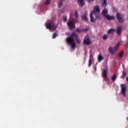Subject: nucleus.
<instances>
[{
	"mask_svg": "<svg viewBox=\"0 0 128 128\" xmlns=\"http://www.w3.org/2000/svg\"><path fill=\"white\" fill-rule=\"evenodd\" d=\"M66 42L68 44H70L72 48H76V44L74 42V38H72V37H68L66 40Z\"/></svg>",
	"mask_w": 128,
	"mask_h": 128,
	"instance_id": "obj_1",
	"label": "nucleus"
},
{
	"mask_svg": "<svg viewBox=\"0 0 128 128\" xmlns=\"http://www.w3.org/2000/svg\"><path fill=\"white\" fill-rule=\"evenodd\" d=\"M103 3H102V6L104 7V9L102 11V14L104 18H106V16H108V9L106 8V0H102Z\"/></svg>",
	"mask_w": 128,
	"mask_h": 128,
	"instance_id": "obj_2",
	"label": "nucleus"
},
{
	"mask_svg": "<svg viewBox=\"0 0 128 128\" xmlns=\"http://www.w3.org/2000/svg\"><path fill=\"white\" fill-rule=\"evenodd\" d=\"M116 18H117L119 24H122L124 22V18L122 16V14L118 12L116 14Z\"/></svg>",
	"mask_w": 128,
	"mask_h": 128,
	"instance_id": "obj_3",
	"label": "nucleus"
},
{
	"mask_svg": "<svg viewBox=\"0 0 128 128\" xmlns=\"http://www.w3.org/2000/svg\"><path fill=\"white\" fill-rule=\"evenodd\" d=\"M83 42L84 44H86V46H90V44H92V41L90 40V38L88 36H86Z\"/></svg>",
	"mask_w": 128,
	"mask_h": 128,
	"instance_id": "obj_4",
	"label": "nucleus"
},
{
	"mask_svg": "<svg viewBox=\"0 0 128 128\" xmlns=\"http://www.w3.org/2000/svg\"><path fill=\"white\" fill-rule=\"evenodd\" d=\"M121 92L123 96L124 97L126 96V84H121Z\"/></svg>",
	"mask_w": 128,
	"mask_h": 128,
	"instance_id": "obj_5",
	"label": "nucleus"
},
{
	"mask_svg": "<svg viewBox=\"0 0 128 128\" xmlns=\"http://www.w3.org/2000/svg\"><path fill=\"white\" fill-rule=\"evenodd\" d=\"M68 26L69 30H72V28H76V24L72 21H70L67 24Z\"/></svg>",
	"mask_w": 128,
	"mask_h": 128,
	"instance_id": "obj_6",
	"label": "nucleus"
},
{
	"mask_svg": "<svg viewBox=\"0 0 128 128\" xmlns=\"http://www.w3.org/2000/svg\"><path fill=\"white\" fill-rule=\"evenodd\" d=\"M46 28H48V30H56V27L54 26H52L50 23H47L46 24Z\"/></svg>",
	"mask_w": 128,
	"mask_h": 128,
	"instance_id": "obj_7",
	"label": "nucleus"
},
{
	"mask_svg": "<svg viewBox=\"0 0 128 128\" xmlns=\"http://www.w3.org/2000/svg\"><path fill=\"white\" fill-rule=\"evenodd\" d=\"M92 14H94V11H91L90 13V20L91 22H96V20L94 19Z\"/></svg>",
	"mask_w": 128,
	"mask_h": 128,
	"instance_id": "obj_8",
	"label": "nucleus"
},
{
	"mask_svg": "<svg viewBox=\"0 0 128 128\" xmlns=\"http://www.w3.org/2000/svg\"><path fill=\"white\" fill-rule=\"evenodd\" d=\"M92 12H94V14H96V12H100V6L98 5H96L94 8V10Z\"/></svg>",
	"mask_w": 128,
	"mask_h": 128,
	"instance_id": "obj_9",
	"label": "nucleus"
},
{
	"mask_svg": "<svg viewBox=\"0 0 128 128\" xmlns=\"http://www.w3.org/2000/svg\"><path fill=\"white\" fill-rule=\"evenodd\" d=\"M122 27L121 26H118L116 28V34L118 36L122 34Z\"/></svg>",
	"mask_w": 128,
	"mask_h": 128,
	"instance_id": "obj_10",
	"label": "nucleus"
},
{
	"mask_svg": "<svg viewBox=\"0 0 128 128\" xmlns=\"http://www.w3.org/2000/svg\"><path fill=\"white\" fill-rule=\"evenodd\" d=\"M105 18H106V20H115L116 18V17H114V16H110V15L106 16V17Z\"/></svg>",
	"mask_w": 128,
	"mask_h": 128,
	"instance_id": "obj_11",
	"label": "nucleus"
},
{
	"mask_svg": "<svg viewBox=\"0 0 128 128\" xmlns=\"http://www.w3.org/2000/svg\"><path fill=\"white\" fill-rule=\"evenodd\" d=\"M108 72V71H106V70H104L102 72V76L104 78L105 80H106V78H108V74H106Z\"/></svg>",
	"mask_w": 128,
	"mask_h": 128,
	"instance_id": "obj_12",
	"label": "nucleus"
},
{
	"mask_svg": "<svg viewBox=\"0 0 128 128\" xmlns=\"http://www.w3.org/2000/svg\"><path fill=\"white\" fill-rule=\"evenodd\" d=\"M86 12L84 13L83 16H82V18L83 20H84L85 22H88V17L86 16Z\"/></svg>",
	"mask_w": 128,
	"mask_h": 128,
	"instance_id": "obj_13",
	"label": "nucleus"
},
{
	"mask_svg": "<svg viewBox=\"0 0 128 128\" xmlns=\"http://www.w3.org/2000/svg\"><path fill=\"white\" fill-rule=\"evenodd\" d=\"M70 37L72 38H75V39H76L77 38H78V36L76 35V32H73Z\"/></svg>",
	"mask_w": 128,
	"mask_h": 128,
	"instance_id": "obj_14",
	"label": "nucleus"
},
{
	"mask_svg": "<svg viewBox=\"0 0 128 128\" xmlns=\"http://www.w3.org/2000/svg\"><path fill=\"white\" fill-rule=\"evenodd\" d=\"M79 4V6H80L81 8H82L84 6V0H78Z\"/></svg>",
	"mask_w": 128,
	"mask_h": 128,
	"instance_id": "obj_15",
	"label": "nucleus"
},
{
	"mask_svg": "<svg viewBox=\"0 0 128 128\" xmlns=\"http://www.w3.org/2000/svg\"><path fill=\"white\" fill-rule=\"evenodd\" d=\"M108 50L111 54H114V52L116 51L112 49V47L110 46L108 48Z\"/></svg>",
	"mask_w": 128,
	"mask_h": 128,
	"instance_id": "obj_16",
	"label": "nucleus"
},
{
	"mask_svg": "<svg viewBox=\"0 0 128 128\" xmlns=\"http://www.w3.org/2000/svg\"><path fill=\"white\" fill-rule=\"evenodd\" d=\"M102 60H104V57L102 54H100L98 56V62H102Z\"/></svg>",
	"mask_w": 128,
	"mask_h": 128,
	"instance_id": "obj_17",
	"label": "nucleus"
},
{
	"mask_svg": "<svg viewBox=\"0 0 128 128\" xmlns=\"http://www.w3.org/2000/svg\"><path fill=\"white\" fill-rule=\"evenodd\" d=\"M120 43L118 42L116 45L114 47V50L116 52V50H118V48H120Z\"/></svg>",
	"mask_w": 128,
	"mask_h": 128,
	"instance_id": "obj_18",
	"label": "nucleus"
},
{
	"mask_svg": "<svg viewBox=\"0 0 128 128\" xmlns=\"http://www.w3.org/2000/svg\"><path fill=\"white\" fill-rule=\"evenodd\" d=\"M116 32V29L114 28H110L108 31V34H112V32Z\"/></svg>",
	"mask_w": 128,
	"mask_h": 128,
	"instance_id": "obj_19",
	"label": "nucleus"
},
{
	"mask_svg": "<svg viewBox=\"0 0 128 128\" xmlns=\"http://www.w3.org/2000/svg\"><path fill=\"white\" fill-rule=\"evenodd\" d=\"M124 51H122L118 54V56L120 58H122L124 56Z\"/></svg>",
	"mask_w": 128,
	"mask_h": 128,
	"instance_id": "obj_20",
	"label": "nucleus"
},
{
	"mask_svg": "<svg viewBox=\"0 0 128 128\" xmlns=\"http://www.w3.org/2000/svg\"><path fill=\"white\" fill-rule=\"evenodd\" d=\"M112 82H114L116 80V74H114L111 78Z\"/></svg>",
	"mask_w": 128,
	"mask_h": 128,
	"instance_id": "obj_21",
	"label": "nucleus"
},
{
	"mask_svg": "<svg viewBox=\"0 0 128 128\" xmlns=\"http://www.w3.org/2000/svg\"><path fill=\"white\" fill-rule=\"evenodd\" d=\"M76 40L78 44H80L82 42L80 41V40L78 38V37L76 38Z\"/></svg>",
	"mask_w": 128,
	"mask_h": 128,
	"instance_id": "obj_22",
	"label": "nucleus"
},
{
	"mask_svg": "<svg viewBox=\"0 0 128 128\" xmlns=\"http://www.w3.org/2000/svg\"><path fill=\"white\" fill-rule=\"evenodd\" d=\"M50 4V0H46L45 2L46 6H48Z\"/></svg>",
	"mask_w": 128,
	"mask_h": 128,
	"instance_id": "obj_23",
	"label": "nucleus"
},
{
	"mask_svg": "<svg viewBox=\"0 0 128 128\" xmlns=\"http://www.w3.org/2000/svg\"><path fill=\"white\" fill-rule=\"evenodd\" d=\"M92 64V60H89L88 66L90 68Z\"/></svg>",
	"mask_w": 128,
	"mask_h": 128,
	"instance_id": "obj_24",
	"label": "nucleus"
},
{
	"mask_svg": "<svg viewBox=\"0 0 128 128\" xmlns=\"http://www.w3.org/2000/svg\"><path fill=\"white\" fill-rule=\"evenodd\" d=\"M62 1H60V2H59L58 4V6L59 8H62Z\"/></svg>",
	"mask_w": 128,
	"mask_h": 128,
	"instance_id": "obj_25",
	"label": "nucleus"
},
{
	"mask_svg": "<svg viewBox=\"0 0 128 128\" xmlns=\"http://www.w3.org/2000/svg\"><path fill=\"white\" fill-rule=\"evenodd\" d=\"M74 16L76 18H78V11H75Z\"/></svg>",
	"mask_w": 128,
	"mask_h": 128,
	"instance_id": "obj_26",
	"label": "nucleus"
},
{
	"mask_svg": "<svg viewBox=\"0 0 128 128\" xmlns=\"http://www.w3.org/2000/svg\"><path fill=\"white\" fill-rule=\"evenodd\" d=\"M102 38H103V40H106V39L108 38V35L104 34V35L102 36Z\"/></svg>",
	"mask_w": 128,
	"mask_h": 128,
	"instance_id": "obj_27",
	"label": "nucleus"
},
{
	"mask_svg": "<svg viewBox=\"0 0 128 128\" xmlns=\"http://www.w3.org/2000/svg\"><path fill=\"white\" fill-rule=\"evenodd\" d=\"M63 20L64 22H66V20H68V17H66V16L63 17Z\"/></svg>",
	"mask_w": 128,
	"mask_h": 128,
	"instance_id": "obj_28",
	"label": "nucleus"
},
{
	"mask_svg": "<svg viewBox=\"0 0 128 128\" xmlns=\"http://www.w3.org/2000/svg\"><path fill=\"white\" fill-rule=\"evenodd\" d=\"M88 28H82V32H88Z\"/></svg>",
	"mask_w": 128,
	"mask_h": 128,
	"instance_id": "obj_29",
	"label": "nucleus"
},
{
	"mask_svg": "<svg viewBox=\"0 0 128 128\" xmlns=\"http://www.w3.org/2000/svg\"><path fill=\"white\" fill-rule=\"evenodd\" d=\"M76 32H82V30H80V28H76Z\"/></svg>",
	"mask_w": 128,
	"mask_h": 128,
	"instance_id": "obj_30",
	"label": "nucleus"
},
{
	"mask_svg": "<svg viewBox=\"0 0 128 128\" xmlns=\"http://www.w3.org/2000/svg\"><path fill=\"white\" fill-rule=\"evenodd\" d=\"M90 60H94V56L90 54Z\"/></svg>",
	"mask_w": 128,
	"mask_h": 128,
	"instance_id": "obj_31",
	"label": "nucleus"
},
{
	"mask_svg": "<svg viewBox=\"0 0 128 128\" xmlns=\"http://www.w3.org/2000/svg\"><path fill=\"white\" fill-rule=\"evenodd\" d=\"M56 33H54L52 35V38H56Z\"/></svg>",
	"mask_w": 128,
	"mask_h": 128,
	"instance_id": "obj_32",
	"label": "nucleus"
},
{
	"mask_svg": "<svg viewBox=\"0 0 128 128\" xmlns=\"http://www.w3.org/2000/svg\"><path fill=\"white\" fill-rule=\"evenodd\" d=\"M96 18L100 20V16H98V15H96Z\"/></svg>",
	"mask_w": 128,
	"mask_h": 128,
	"instance_id": "obj_33",
	"label": "nucleus"
},
{
	"mask_svg": "<svg viewBox=\"0 0 128 128\" xmlns=\"http://www.w3.org/2000/svg\"><path fill=\"white\" fill-rule=\"evenodd\" d=\"M122 74H123V76H126V72H124V71H123Z\"/></svg>",
	"mask_w": 128,
	"mask_h": 128,
	"instance_id": "obj_34",
	"label": "nucleus"
},
{
	"mask_svg": "<svg viewBox=\"0 0 128 128\" xmlns=\"http://www.w3.org/2000/svg\"><path fill=\"white\" fill-rule=\"evenodd\" d=\"M94 0H87V2H94Z\"/></svg>",
	"mask_w": 128,
	"mask_h": 128,
	"instance_id": "obj_35",
	"label": "nucleus"
},
{
	"mask_svg": "<svg viewBox=\"0 0 128 128\" xmlns=\"http://www.w3.org/2000/svg\"><path fill=\"white\" fill-rule=\"evenodd\" d=\"M126 46H128V42H127L126 44Z\"/></svg>",
	"mask_w": 128,
	"mask_h": 128,
	"instance_id": "obj_36",
	"label": "nucleus"
},
{
	"mask_svg": "<svg viewBox=\"0 0 128 128\" xmlns=\"http://www.w3.org/2000/svg\"><path fill=\"white\" fill-rule=\"evenodd\" d=\"M126 80L128 82V76L126 78Z\"/></svg>",
	"mask_w": 128,
	"mask_h": 128,
	"instance_id": "obj_37",
	"label": "nucleus"
},
{
	"mask_svg": "<svg viewBox=\"0 0 128 128\" xmlns=\"http://www.w3.org/2000/svg\"><path fill=\"white\" fill-rule=\"evenodd\" d=\"M60 2H64V0H60Z\"/></svg>",
	"mask_w": 128,
	"mask_h": 128,
	"instance_id": "obj_38",
	"label": "nucleus"
}]
</instances>
